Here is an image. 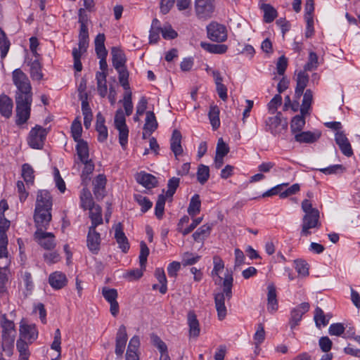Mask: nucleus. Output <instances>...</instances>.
I'll return each mask as SVG.
<instances>
[{"label":"nucleus","mask_w":360,"mask_h":360,"mask_svg":"<svg viewBox=\"0 0 360 360\" xmlns=\"http://www.w3.org/2000/svg\"><path fill=\"white\" fill-rule=\"evenodd\" d=\"M288 67V59L284 56L278 58L276 63V70L279 75H283Z\"/></svg>","instance_id":"63"},{"label":"nucleus","mask_w":360,"mask_h":360,"mask_svg":"<svg viewBox=\"0 0 360 360\" xmlns=\"http://www.w3.org/2000/svg\"><path fill=\"white\" fill-rule=\"evenodd\" d=\"M81 207L84 210H89L96 205L92 198L91 193L87 188H84L80 194Z\"/></svg>","instance_id":"29"},{"label":"nucleus","mask_w":360,"mask_h":360,"mask_svg":"<svg viewBox=\"0 0 360 360\" xmlns=\"http://www.w3.org/2000/svg\"><path fill=\"white\" fill-rule=\"evenodd\" d=\"M212 73L217 86L219 96L222 101H225V90L222 84L223 77L217 70H212Z\"/></svg>","instance_id":"43"},{"label":"nucleus","mask_w":360,"mask_h":360,"mask_svg":"<svg viewBox=\"0 0 360 360\" xmlns=\"http://www.w3.org/2000/svg\"><path fill=\"white\" fill-rule=\"evenodd\" d=\"M53 205L52 197L46 190H40L37 192L35 209L51 210Z\"/></svg>","instance_id":"12"},{"label":"nucleus","mask_w":360,"mask_h":360,"mask_svg":"<svg viewBox=\"0 0 360 360\" xmlns=\"http://www.w3.org/2000/svg\"><path fill=\"white\" fill-rule=\"evenodd\" d=\"M34 239L40 246L46 250H52L56 245L54 234L46 231H35Z\"/></svg>","instance_id":"7"},{"label":"nucleus","mask_w":360,"mask_h":360,"mask_svg":"<svg viewBox=\"0 0 360 360\" xmlns=\"http://www.w3.org/2000/svg\"><path fill=\"white\" fill-rule=\"evenodd\" d=\"M208 116L213 129L216 130L220 125L219 108L217 105H212L210 106Z\"/></svg>","instance_id":"37"},{"label":"nucleus","mask_w":360,"mask_h":360,"mask_svg":"<svg viewBox=\"0 0 360 360\" xmlns=\"http://www.w3.org/2000/svg\"><path fill=\"white\" fill-rule=\"evenodd\" d=\"M181 138L182 136L181 132L177 129H174L172 132L170 141V148L175 157H177L183 153Z\"/></svg>","instance_id":"21"},{"label":"nucleus","mask_w":360,"mask_h":360,"mask_svg":"<svg viewBox=\"0 0 360 360\" xmlns=\"http://www.w3.org/2000/svg\"><path fill=\"white\" fill-rule=\"evenodd\" d=\"M302 210L304 212L302 218V224L300 234L302 236H308L311 234V229H319V211L312 207L310 200L305 199L302 202Z\"/></svg>","instance_id":"2"},{"label":"nucleus","mask_w":360,"mask_h":360,"mask_svg":"<svg viewBox=\"0 0 360 360\" xmlns=\"http://www.w3.org/2000/svg\"><path fill=\"white\" fill-rule=\"evenodd\" d=\"M29 342L18 339L16 343L17 349L20 354L19 360H28L30 353L28 349Z\"/></svg>","instance_id":"36"},{"label":"nucleus","mask_w":360,"mask_h":360,"mask_svg":"<svg viewBox=\"0 0 360 360\" xmlns=\"http://www.w3.org/2000/svg\"><path fill=\"white\" fill-rule=\"evenodd\" d=\"M102 295L108 302L117 300L118 296L117 290L114 288H108L107 287L103 288Z\"/></svg>","instance_id":"58"},{"label":"nucleus","mask_w":360,"mask_h":360,"mask_svg":"<svg viewBox=\"0 0 360 360\" xmlns=\"http://www.w3.org/2000/svg\"><path fill=\"white\" fill-rule=\"evenodd\" d=\"M114 123L116 129L127 127L125 116L122 109H118L116 111Z\"/></svg>","instance_id":"60"},{"label":"nucleus","mask_w":360,"mask_h":360,"mask_svg":"<svg viewBox=\"0 0 360 360\" xmlns=\"http://www.w3.org/2000/svg\"><path fill=\"white\" fill-rule=\"evenodd\" d=\"M150 341L153 345L159 349L160 352L167 351V347L166 344L160 339L158 335L152 333L150 335Z\"/></svg>","instance_id":"59"},{"label":"nucleus","mask_w":360,"mask_h":360,"mask_svg":"<svg viewBox=\"0 0 360 360\" xmlns=\"http://www.w3.org/2000/svg\"><path fill=\"white\" fill-rule=\"evenodd\" d=\"M131 92L130 91H125L123 98V107L127 116L131 115L133 112V103L131 101Z\"/></svg>","instance_id":"54"},{"label":"nucleus","mask_w":360,"mask_h":360,"mask_svg":"<svg viewBox=\"0 0 360 360\" xmlns=\"http://www.w3.org/2000/svg\"><path fill=\"white\" fill-rule=\"evenodd\" d=\"M180 179L179 178L172 177L167 183V191L166 192V196L172 198L176 192V190L179 186Z\"/></svg>","instance_id":"55"},{"label":"nucleus","mask_w":360,"mask_h":360,"mask_svg":"<svg viewBox=\"0 0 360 360\" xmlns=\"http://www.w3.org/2000/svg\"><path fill=\"white\" fill-rule=\"evenodd\" d=\"M266 130L270 131L274 136L281 134L283 131H286L288 128V122L282 118L281 112L273 117H269L265 121Z\"/></svg>","instance_id":"4"},{"label":"nucleus","mask_w":360,"mask_h":360,"mask_svg":"<svg viewBox=\"0 0 360 360\" xmlns=\"http://www.w3.org/2000/svg\"><path fill=\"white\" fill-rule=\"evenodd\" d=\"M267 309L269 311L273 313L278 309V301L276 288L273 284L269 285L267 287Z\"/></svg>","instance_id":"26"},{"label":"nucleus","mask_w":360,"mask_h":360,"mask_svg":"<svg viewBox=\"0 0 360 360\" xmlns=\"http://www.w3.org/2000/svg\"><path fill=\"white\" fill-rule=\"evenodd\" d=\"M115 238L122 251L124 253L127 252L130 246L128 239L123 231V226L120 222L115 226Z\"/></svg>","instance_id":"17"},{"label":"nucleus","mask_w":360,"mask_h":360,"mask_svg":"<svg viewBox=\"0 0 360 360\" xmlns=\"http://www.w3.org/2000/svg\"><path fill=\"white\" fill-rule=\"evenodd\" d=\"M225 157V142L222 137L218 140L216 155L214 158V167L216 169L221 168L224 165V159Z\"/></svg>","instance_id":"23"},{"label":"nucleus","mask_w":360,"mask_h":360,"mask_svg":"<svg viewBox=\"0 0 360 360\" xmlns=\"http://www.w3.org/2000/svg\"><path fill=\"white\" fill-rule=\"evenodd\" d=\"M96 228L89 227L86 237V245L93 254H97L100 250L101 235L96 230Z\"/></svg>","instance_id":"10"},{"label":"nucleus","mask_w":360,"mask_h":360,"mask_svg":"<svg viewBox=\"0 0 360 360\" xmlns=\"http://www.w3.org/2000/svg\"><path fill=\"white\" fill-rule=\"evenodd\" d=\"M134 199L141 206V211L143 212H147L153 206V202L148 198L141 195H134Z\"/></svg>","instance_id":"53"},{"label":"nucleus","mask_w":360,"mask_h":360,"mask_svg":"<svg viewBox=\"0 0 360 360\" xmlns=\"http://www.w3.org/2000/svg\"><path fill=\"white\" fill-rule=\"evenodd\" d=\"M107 74L103 72H97L96 75V79L97 81V90L99 95L104 98L108 92L107 84H106Z\"/></svg>","instance_id":"30"},{"label":"nucleus","mask_w":360,"mask_h":360,"mask_svg":"<svg viewBox=\"0 0 360 360\" xmlns=\"http://www.w3.org/2000/svg\"><path fill=\"white\" fill-rule=\"evenodd\" d=\"M188 323L191 335L198 337L200 333L199 323L196 315L193 311H190L188 314Z\"/></svg>","instance_id":"35"},{"label":"nucleus","mask_w":360,"mask_h":360,"mask_svg":"<svg viewBox=\"0 0 360 360\" xmlns=\"http://www.w3.org/2000/svg\"><path fill=\"white\" fill-rule=\"evenodd\" d=\"M295 269L299 275L302 276H307L309 275V265L302 259L295 260Z\"/></svg>","instance_id":"56"},{"label":"nucleus","mask_w":360,"mask_h":360,"mask_svg":"<svg viewBox=\"0 0 360 360\" xmlns=\"http://www.w3.org/2000/svg\"><path fill=\"white\" fill-rule=\"evenodd\" d=\"M106 177L104 174H98L93 181L94 194L97 200H101L105 195Z\"/></svg>","instance_id":"16"},{"label":"nucleus","mask_w":360,"mask_h":360,"mask_svg":"<svg viewBox=\"0 0 360 360\" xmlns=\"http://www.w3.org/2000/svg\"><path fill=\"white\" fill-rule=\"evenodd\" d=\"M33 218L36 231H46L52 219L51 210L34 209Z\"/></svg>","instance_id":"5"},{"label":"nucleus","mask_w":360,"mask_h":360,"mask_svg":"<svg viewBox=\"0 0 360 360\" xmlns=\"http://www.w3.org/2000/svg\"><path fill=\"white\" fill-rule=\"evenodd\" d=\"M314 321L316 326L320 328L321 326H326L328 323L329 319L326 318V316L321 308L316 307L314 312Z\"/></svg>","instance_id":"50"},{"label":"nucleus","mask_w":360,"mask_h":360,"mask_svg":"<svg viewBox=\"0 0 360 360\" xmlns=\"http://www.w3.org/2000/svg\"><path fill=\"white\" fill-rule=\"evenodd\" d=\"M149 248L144 241L140 243L139 263L142 269H146Z\"/></svg>","instance_id":"47"},{"label":"nucleus","mask_w":360,"mask_h":360,"mask_svg":"<svg viewBox=\"0 0 360 360\" xmlns=\"http://www.w3.org/2000/svg\"><path fill=\"white\" fill-rule=\"evenodd\" d=\"M222 288L218 292L214 293V302L217 311L218 312V316L220 320L225 319V285H219Z\"/></svg>","instance_id":"18"},{"label":"nucleus","mask_w":360,"mask_h":360,"mask_svg":"<svg viewBox=\"0 0 360 360\" xmlns=\"http://www.w3.org/2000/svg\"><path fill=\"white\" fill-rule=\"evenodd\" d=\"M208 38L214 41H225V26L217 22H212L207 26Z\"/></svg>","instance_id":"8"},{"label":"nucleus","mask_w":360,"mask_h":360,"mask_svg":"<svg viewBox=\"0 0 360 360\" xmlns=\"http://www.w3.org/2000/svg\"><path fill=\"white\" fill-rule=\"evenodd\" d=\"M158 122L155 115L153 111L146 112V123L143 126V130L148 131V136L158 128Z\"/></svg>","instance_id":"31"},{"label":"nucleus","mask_w":360,"mask_h":360,"mask_svg":"<svg viewBox=\"0 0 360 360\" xmlns=\"http://www.w3.org/2000/svg\"><path fill=\"white\" fill-rule=\"evenodd\" d=\"M305 115L300 113V115H297L292 118L290 124L292 133L300 132L302 130L305 125Z\"/></svg>","instance_id":"39"},{"label":"nucleus","mask_w":360,"mask_h":360,"mask_svg":"<svg viewBox=\"0 0 360 360\" xmlns=\"http://www.w3.org/2000/svg\"><path fill=\"white\" fill-rule=\"evenodd\" d=\"M30 65V76L32 79L41 80L43 77L41 72V65L39 59H35L32 61Z\"/></svg>","instance_id":"40"},{"label":"nucleus","mask_w":360,"mask_h":360,"mask_svg":"<svg viewBox=\"0 0 360 360\" xmlns=\"http://www.w3.org/2000/svg\"><path fill=\"white\" fill-rule=\"evenodd\" d=\"M200 46L205 51L212 53H225L224 44H212L202 41Z\"/></svg>","instance_id":"45"},{"label":"nucleus","mask_w":360,"mask_h":360,"mask_svg":"<svg viewBox=\"0 0 360 360\" xmlns=\"http://www.w3.org/2000/svg\"><path fill=\"white\" fill-rule=\"evenodd\" d=\"M49 284L54 289H61L67 283V278L64 274L60 272H54L49 276Z\"/></svg>","instance_id":"25"},{"label":"nucleus","mask_w":360,"mask_h":360,"mask_svg":"<svg viewBox=\"0 0 360 360\" xmlns=\"http://www.w3.org/2000/svg\"><path fill=\"white\" fill-rule=\"evenodd\" d=\"M165 190H162V193L160 194L158 197V200L155 207V214L158 219H161L164 214L165 205L166 201V196L163 194Z\"/></svg>","instance_id":"44"},{"label":"nucleus","mask_w":360,"mask_h":360,"mask_svg":"<svg viewBox=\"0 0 360 360\" xmlns=\"http://www.w3.org/2000/svg\"><path fill=\"white\" fill-rule=\"evenodd\" d=\"M214 268L212 271V277L217 285H225V274H223L224 264L223 260L217 256L213 258Z\"/></svg>","instance_id":"9"},{"label":"nucleus","mask_w":360,"mask_h":360,"mask_svg":"<svg viewBox=\"0 0 360 360\" xmlns=\"http://www.w3.org/2000/svg\"><path fill=\"white\" fill-rule=\"evenodd\" d=\"M14 335L4 334L2 335V349L6 354L11 356L13 354Z\"/></svg>","instance_id":"41"},{"label":"nucleus","mask_w":360,"mask_h":360,"mask_svg":"<svg viewBox=\"0 0 360 360\" xmlns=\"http://www.w3.org/2000/svg\"><path fill=\"white\" fill-rule=\"evenodd\" d=\"M76 142L77 143L76 146V150L79 160L81 162H84L86 161V160H89V147L87 142L83 139L77 141Z\"/></svg>","instance_id":"32"},{"label":"nucleus","mask_w":360,"mask_h":360,"mask_svg":"<svg viewBox=\"0 0 360 360\" xmlns=\"http://www.w3.org/2000/svg\"><path fill=\"white\" fill-rule=\"evenodd\" d=\"M335 140L340 150L345 155L351 157L353 155L351 144L342 131H338L335 134Z\"/></svg>","instance_id":"15"},{"label":"nucleus","mask_w":360,"mask_h":360,"mask_svg":"<svg viewBox=\"0 0 360 360\" xmlns=\"http://www.w3.org/2000/svg\"><path fill=\"white\" fill-rule=\"evenodd\" d=\"M210 177V169L209 167L200 165L197 171V179L201 184H204L207 182Z\"/></svg>","instance_id":"49"},{"label":"nucleus","mask_w":360,"mask_h":360,"mask_svg":"<svg viewBox=\"0 0 360 360\" xmlns=\"http://www.w3.org/2000/svg\"><path fill=\"white\" fill-rule=\"evenodd\" d=\"M307 71H300L297 77V85L295 88V98L300 99L303 94L304 90L309 82V75L306 73Z\"/></svg>","instance_id":"19"},{"label":"nucleus","mask_w":360,"mask_h":360,"mask_svg":"<svg viewBox=\"0 0 360 360\" xmlns=\"http://www.w3.org/2000/svg\"><path fill=\"white\" fill-rule=\"evenodd\" d=\"M136 181L148 189L156 187L158 183L157 178L155 176L146 172L139 173L136 178Z\"/></svg>","instance_id":"22"},{"label":"nucleus","mask_w":360,"mask_h":360,"mask_svg":"<svg viewBox=\"0 0 360 360\" xmlns=\"http://www.w3.org/2000/svg\"><path fill=\"white\" fill-rule=\"evenodd\" d=\"M265 339V331L264 326L262 323H259L257 327V330L254 335V340L255 341V344L256 345V347H258L259 345H260Z\"/></svg>","instance_id":"62"},{"label":"nucleus","mask_w":360,"mask_h":360,"mask_svg":"<svg viewBox=\"0 0 360 360\" xmlns=\"http://www.w3.org/2000/svg\"><path fill=\"white\" fill-rule=\"evenodd\" d=\"M48 134L46 129L40 125H36L30 131L27 142L29 146L34 149H41L44 146L46 136Z\"/></svg>","instance_id":"3"},{"label":"nucleus","mask_w":360,"mask_h":360,"mask_svg":"<svg viewBox=\"0 0 360 360\" xmlns=\"http://www.w3.org/2000/svg\"><path fill=\"white\" fill-rule=\"evenodd\" d=\"M155 275L159 283L161 284L160 288V293L165 294L167 290V278L164 270L162 269H157L155 270Z\"/></svg>","instance_id":"51"},{"label":"nucleus","mask_w":360,"mask_h":360,"mask_svg":"<svg viewBox=\"0 0 360 360\" xmlns=\"http://www.w3.org/2000/svg\"><path fill=\"white\" fill-rule=\"evenodd\" d=\"M119 131V142L123 149L128 143L129 129L127 127L117 129Z\"/></svg>","instance_id":"61"},{"label":"nucleus","mask_w":360,"mask_h":360,"mask_svg":"<svg viewBox=\"0 0 360 360\" xmlns=\"http://www.w3.org/2000/svg\"><path fill=\"white\" fill-rule=\"evenodd\" d=\"M111 53L112 65L115 70H119L126 67V57L122 51L116 47H112Z\"/></svg>","instance_id":"24"},{"label":"nucleus","mask_w":360,"mask_h":360,"mask_svg":"<svg viewBox=\"0 0 360 360\" xmlns=\"http://www.w3.org/2000/svg\"><path fill=\"white\" fill-rule=\"evenodd\" d=\"M201 202L200 196L198 194L194 195L190 201L189 206L188 207V213L191 217H195L200 211Z\"/></svg>","instance_id":"42"},{"label":"nucleus","mask_w":360,"mask_h":360,"mask_svg":"<svg viewBox=\"0 0 360 360\" xmlns=\"http://www.w3.org/2000/svg\"><path fill=\"white\" fill-rule=\"evenodd\" d=\"M195 11L200 19L211 18L214 11V0H195Z\"/></svg>","instance_id":"6"},{"label":"nucleus","mask_w":360,"mask_h":360,"mask_svg":"<svg viewBox=\"0 0 360 360\" xmlns=\"http://www.w3.org/2000/svg\"><path fill=\"white\" fill-rule=\"evenodd\" d=\"M345 330V328L342 323H333L330 326L328 333L330 335L340 336L343 334Z\"/></svg>","instance_id":"64"},{"label":"nucleus","mask_w":360,"mask_h":360,"mask_svg":"<svg viewBox=\"0 0 360 360\" xmlns=\"http://www.w3.org/2000/svg\"><path fill=\"white\" fill-rule=\"evenodd\" d=\"M82 132V127L81 122L78 118H76L72 123L71 125V133L72 136L75 141L82 140L81 136Z\"/></svg>","instance_id":"52"},{"label":"nucleus","mask_w":360,"mask_h":360,"mask_svg":"<svg viewBox=\"0 0 360 360\" xmlns=\"http://www.w3.org/2000/svg\"><path fill=\"white\" fill-rule=\"evenodd\" d=\"M320 136L319 132L300 131L295 135V139L300 143H314L319 139Z\"/></svg>","instance_id":"28"},{"label":"nucleus","mask_w":360,"mask_h":360,"mask_svg":"<svg viewBox=\"0 0 360 360\" xmlns=\"http://www.w3.org/2000/svg\"><path fill=\"white\" fill-rule=\"evenodd\" d=\"M309 309V304L308 302H303L296 307H295L291 311V317L290 321V325L291 328H295L298 325L301 321L303 314L307 312Z\"/></svg>","instance_id":"14"},{"label":"nucleus","mask_w":360,"mask_h":360,"mask_svg":"<svg viewBox=\"0 0 360 360\" xmlns=\"http://www.w3.org/2000/svg\"><path fill=\"white\" fill-rule=\"evenodd\" d=\"M89 218L91 221V225L89 227L96 228L98 225L103 224L102 209L101 206L96 205L89 210Z\"/></svg>","instance_id":"27"},{"label":"nucleus","mask_w":360,"mask_h":360,"mask_svg":"<svg viewBox=\"0 0 360 360\" xmlns=\"http://www.w3.org/2000/svg\"><path fill=\"white\" fill-rule=\"evenodd\" d=\"M38 337V331L34 324L21 323L20 326V338L32 343Z\"/></svg>","instance_id":"11"},{"label":"nucleus","mask_w":360,"mask_h":360,"mask_svg":"<svg viewBox=\"0 0 360 360\" xmlns=\"http://www.w3.org/2000/svg\"><path fill=\"white\" fill-rule=\"evenodd\" d=\"M13 102L12 99L6 94L0 96V113L6 118H9L12 115Z\"/></svg>","instance_id":"20"},{"label":"nucleus","mask_w":360,"mask_h":360,"mask_svg":"<svg viewBox=\"0 0 360 360\" xmlns=\"http://www.w3.org/2000/svg\"><path fill=\"white\" fill-rule=\"evenodd\" d=\"M261 9L264 12V21L266 23H270L273 22L274 19L277 17L276 10L270 4H262Z\"/></svg>","instance_id":"34"},{"label":"nucleus","mask_w":360,"mask_h":360,"mask_svg":"<svg viewBox=\"0 0 360 360\" xmlns=\"http://www.w3.org/2000/svg\"><path fill=\"white\" fill-rule=\"evenodd\" d=\"M313 101V93L311 89H307L303 95L302 103L300 107V113L308 115Z\"/></svg>","instance_id":"33"},{"label":"nucleus","mask_w":360,"mask_h":360,"mask_svg":"<svg viewBox=\"0 0 360 360\" xmlns=\"http://www.w3.org/2000/svg\"><path fill=\"white\" fill-rule=\"evenodd\" d=\"M10 41L8 40L6 32L3 30V29L0 27V51H1V58H4L10 49Z\"/></svg>","instance_id":"38"},{"label":"nucleus","mask_w":360,"mask_h":360,"mask_svg":"<svg viewBox=\"0 0 360 360\" xmlns=\"http://www.w3.org/2000/svg\"><path fill=\"white\" fill-rule=\"evenodd\" d=\"M210 226L205 224L200 226L198 230L193 234V238L196 242L202 241L210 234Z\"/></svg>","instance_id":"48"},{"label":"nucleus","mask_w":360,"mask_h":360,"mask_svg":"<svg viewBox=\"0 0 360 360\" xmlns=\"http://www.w3.org/2000/svg\"><path fill=\"white\" fill-rule=\"evenodd\" d=\"M12 80L17 89L15 94V124L20 126L26 123L30 117L33 96L32 85L27 75L20 68L13 71Z\"/></svg>","instance_id":"1"},{"label":"nucleus","mask_w":360,"mask_h":360,"mask_svg":"<svg viewBox=\"0 0 360 360\" xmlns=\"http://www.w3.org/2000/svg\"><path fill=\"white\" fill-rule=\"evenodd\" d=\"M127 341V329L124 325H121L117 330L115 340V354L122 356L125 349Z\"/></svg>","instance_id":"13"},{"label":"nucleus","mask_w":360,"mask_h":360,"mask_svg":"<svg viewBox=\"0 0 360 360\" xmlns=\"http://www.w3.org/2000/svg\"><path fill=\"white\" fill-rule=\"evenodd\" d=\"M318 56L316 53L311 51L309 53L308 62L304 66V71H311L317 68Z\"/></svg>","instance_id":"57"},{"label":"nucleus","mask_w":360,"mask_h":360,"mask_svg":"<svg viewBox=\"0 0 360 360\" xmlns=\"http://www.w3.org/2000/svg\"><path fill=\"white\" fill-rule=\"evenodd\" d=\"M22 176L24 181L28 184H32L34 179V169L27 163H25L22 166Z\"/></svg>","instance_id":"46"}]
</instances>
